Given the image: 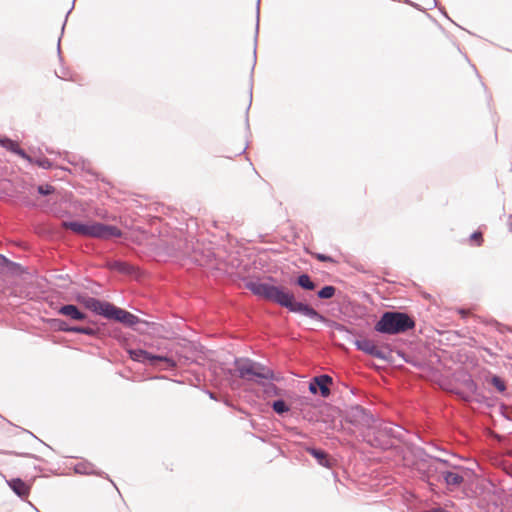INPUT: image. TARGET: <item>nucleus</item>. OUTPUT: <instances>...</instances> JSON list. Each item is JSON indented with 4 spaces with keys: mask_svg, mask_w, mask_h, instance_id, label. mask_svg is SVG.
I'll return each instance as SVG.
<instances>
[{
    "mask_svg": "<svg viewBox=\"0 0 512 512\" xmlns=\"http://www.w3.org/2000/svg\"><path fill=\"white\" fill-rule=\"evenodd\" d=\"M490 383L500 392V393H503L505 392L506 390V384L504 382V380L498 376V375H493L491 377V380H490Z\"/></svg>",
    "mask_w": 512,
    "mask_h": 512,
    "instance_id": "24",
    "label": "nucleus"
},
{
    "mask_svg": "<svg viewBox=\"0 0 512 512\" xmlns=\"http://www.w3.org/2000/svg\"><path fill=\"white\" fill-rule=\"evenodd\" d=\"M459 314H460V316L462 318L477 317V315L473 311H471V310H464V309H462V310L459 311Z\"/></svg>",
    "mask_w": 512,
    "mask_h": 512,
    "instance_id": "33",
    "label": "nucleus"
},
{
    "mask_svg": "<svg viewBox=\"0 0 512 512\" xmlns=\"http://www.w3.org/2000/svg\"><path fill=\"white\" fill-rule=\"evenodd\" d=\"M506 408H507V406H506L505 404H502V405H501V410H506ZM501 414H502V416H503L504 418H506V419L510 420V417L506 414V412L501 411Z\"/></svg>",
    "mask_w": 512,
    "mask_h": 512,
    "instance_id": "37",
    "label": "nucleus"
},
{
    "mask_svg": "<svg viewBox=\"0 0 512 512\" xmlns=\"http://www.w3.org/2000/svg\"><path fill=\"white\" fill-rule=\"evenodd\" d=\"M297 284L305 290H314L316 288L315 283L311 280L307 274H302L297 278Z\"/></svg>",
    "mask_w": 512,
    "mask_h": 512,
    "instance_id": "21",
    "label": "nucleus"
},
{
    "mask_svg": "<svg viewBox=\"0 0 512 512\" xmlns=\"http://www.w3.org/2000/svg\"><path fill=\"white\" fill-rule=\"evenodd\" d=\"M38 192L42 195H49L54 192V187L51 185H41L38 187Z\"/></svg>",
    "mask_w": 512,
    "mask_h": 512,
    "instance_id": "29",
    "label": "nucleus"
},
{
    "mask_svg": "<svg viewBox=\"0 0 512 512\" xmlns=\"http://www.w3.org/2000/svg\"><path fill=\"white\" fill-rule=\"evenodd\" d=\"M74 471L81 475H97L109 479L108 475L102 471H98L94 464L88 461H81L74 466Z\"/></svg>",
    "mask_w": 512,
    "mask_h": 512,
    "instance_id": "16",
    "label": "nucleus"
},
{
    "mask_svg": "<svg viewBox=\"0 0 512 512\" xmlns=\"http://www.w3.org/2000/svg\"><path fill=\"white\" fill-rule=\"evenodd\" d=\"M64 227L72 230L76 234L82 236L96 237L101 239L117 238L122 235L119 228L113 225H106L97 222L81 223V222H64Z\"/></svg>",
    "mask_w": 512,
    "mask_h": 512,
    "instance_id": "6",
    "label": "nucleus"
},
{
    "mask_svg": "<svg viewBox=\"0 0 512 512\" xmlns=\"http://www.w3.org/2000/svg\"><path fill=\"white\" fill-rule=\"evenodd\" d=\"M465 385L473 393H476L478 390V386H477L476 382L472 379L467 380Z\"/></svg>",
    "mask_w": 512,
    "mask_h": 512,
    "instance_id": "32",
    "label": "nucleus"
},
{
    "mask_svg": "<svg viewBox=\"0 0 512 512\" xmlns=\"http://www.w3.org/2000/svg\"><path fill=\"white\" fill-rule=\"evenodd\" d=\"M332 382L333 379L328 374L315 376L309 382V391L313 395L319 394L323 398H328L331 393L330 385Z\"/></svg>",
    "mask_w": 512,
    "mask_h": 512,
    "instance_id": "13",
    "label": "nucleus"
},
{
    "mask_svg": "<svg viewBox=\"0 0 512 512\" xmlns=\"http://www.w3.org/2000/svg\"><path fill=\"white\" fill-rule=\"evenodd\" d=\"M264 385V392L267 396H278L280 395V389L273 384L272 382H268Z\"/></svg>",
    "mask_w": 512,
    "mask_h": 512,
    "instance_id": "27",
    "label": "nucleus"
},
{
    "mask_svg": "<svg viewBox=\"0 0 512 512\" xmlns=\"http://www.w3.org/2000/svg\"><path fill=\"white\" fill-rule=\"evenodd\" d=\"M44 446H47L48 449H51V446L47 445V443H44Z\"/></svg>",
    "mask_w": 512,
    "mask_h": 512,
    "instance_id": "42",
    "label": "nucleus"
},
{
    "mask_svg": "<svg viewBox=\"0 0 512 512\" xmlns=\"http://www.w3.org/2000/svg\"><path fill=\"white\" fill-rule=\"evenodd\" d=\"M331 324L335 330L344 334L343 338L353 343L357 350L364 354L383 360L387 363H393L394 359L392 356L393 349L390 343L384 341L381 338L366 336L361 332L353 329H349L341 322H327Z\"/></svg>",
    "mask_w": 512,
    "mask_h": 512,
    "instance_id": "1",
    "label": "nucleus"
},
{
    "mask_svg": "<svg viewBox=\"0 0 512 512\" xmlns=\"http://www.w3.org/2000/svg\"><path fill=\"white\" fill-rule=\"evenodd\" d=\"M485 396H481L477 398L478 403H484Z\"/></svg>",
    "mask_w": 512,
    "mask_h": 512,
    "instance_id": "38",
    "label": "nucleus"
},
{
    "mask_svg": "<svg viewBox=\"0 0 512 512\" xmlns=\"http://www.w3.org/2000/svg\"><path fill=\"white\" fill-rule=\"evenodd\" d=\"M208 394H209V397H210L211 399L216 400V397H215L214 393H212V392H208Z\"/></svg>",
    "mask_w": 512,
    "mask_h": 512,
    "instance_id": "39",
    "label": "nucleus"
},
{
    "mask_svg": "<svg viewBox=\"0 0 512 512\" xmlns=\"http://www.w3.org/2000/svg\"><path fill=\"white\" fill-rule=\"evenodd\" d=\"M35 469H37L38 471H42L40 467H35Z\"/></svg>",
    "mask_w": 512,
    "mask_h": 512,
    "instance_id": "44",
    "label": "nucleus"
},
{
    "mask_svg": "<svg viewBox=\"0 0 512 512\" xmlns=\"http://www.w3.org/2000/svg\"><path fill=\"white\" fill-rule=\"evenodd\" d=\"M305 451L309 453L320 466L331 469L336 461L323 449L307 446Z\"/></svg>",
    "mask_w": 512,
    "mask_h": 512,
    "instance_id": "14",
    "label": "nucleus"
},
{
    "mask_svg": "<svg viewBox=\"0 0 512 512\" xmlns=\"http://www.w3.org/2000/svg\"><path fill=\"white\" fill-rule=\"evenodd\" d=\"M484 242L483 234L480 231H476L469 237V244L472 246H481Z\"/></svg>",
    "mask_w": 512,
    "mask_h": 512,
    "instance_id": "26",
    "label": "nucleus"
},
{
    "mask_svg": "<svg viewBox=\"0 0 512 512\" xmlns=\"http://www.w3.org/2000/svg\"><path fill=\"white\" fill-rule=\"evenodd\" d=\"M248 287L255 295L286 307L292 312H298L311 318L317 316V312L313 308L297 302L294 294L283 286H276L268 282H251Z\"/></svg>",
    "mask_w": 512,
    "mask_h": 512,
    "instance_id": "2",
    "label": "nucleus"
},
{
    "mask_svg": "<svg viewBox=\"0 0 512 512\" xmlns=\"http://www.w3.org/2000/svg\"><path fill=\"white\" fill-rule=\"evenodd\" d=\"M10 489L21 499H25L29 496L31 485L27 484L21 478H12L10 480H6Z\"/></svg>",
    "mask_w": 512,
    "mask_h": 512,
    "instance_id": "15",
    "label": "nucleus"
},
{
    "mask_svg": "<svg viewBox=\"0 0 512 512\" xmlns=\"http://www.w3.org/2000/svg\"><path fill=\"white\" fill-rule=\"evenodd\" d=\"M44 446H47L48 449H51V446L47 445V443H44Z\"/></svg>",
    "mask_w": 512,
    "mask_h": 512,
    "instance_id": "41",
    "label": "nucleus"
},
{
    "mask_svg": "<svg viewBox=\"0 0 512 512\" xmlns=\"http://www.w3.org/2000/svg\"><path fill=\"white\" fill-rule=\"evenodd\" d=\"M238 371L239 376L242 379L251 380L252 378L255 377L270 381L279 380L271 369L251 361H249L247 364L238 367Z\"/></svg>",
    "mask_w": 512,
    "mask_h": 512,
    "instance_id": "11",
    "label": "nucleus"
},
{
    "mask_svg": "<svg viewBox=\"0 0 512 512\" xmlns=\"http://www.w3.org/2000/svg\"><path fill=\"white\" fill-rule=\"evenodd\" d=\"M396 353H397V355H398L399 357H401L404 361H405V359H408V357H410V356H411V355L406 354L403 350H397V351H396Z\"/></svg>",
    "mask_w": 512,
    "mask_h": 512,
    "instance_id": "36",
    "label": "nucleus"
},
{
    "mask_svg": "<svg viewBox=\"0 0 512 512\" xmlns=\"http://www.w3.org/2000/svg\"><path fill=\"white\" fill-rule=\"evenodd\" d=\"M408 433L409 431L401 425L376 418L375 423L372 425L371 429L363 435V438L371 447L385 451L394 447L393 440L406 443Z\"/></svg>",
    "mask_w": 512,
    "mask_h": 512,
    "instance_id": "3",
    "label": "nucleus"
},
{
    "mask_svg": "<svg viewBox=\"0 0 512 512\" xmlns=\"http://www.w3.org/2000/svg\"><path fill=\"white\" fill-rule=\"evenodd\" d=\"M59 313L63 316L71 318L72 320H81L84 318V315L75 305H64L60 307Z\"/></svg>",
    "mask_w": 512,
    "mask_h": 512,
    "instance_id": "19",
    "label": "nucleus"
},
{
    "mask_svg": "<svg viewBox=\"0 0 512 512\" xmlns=\"http://www.w3.org/2000/svg\"><path fill=\"white\" fill-rule=\"evenodd\" d=\"M405 362L408 364H411L413 367H415L417 369H424L426 366V363L424 361H422L412 355L410 357H408V359H405Z\"/></svg>",
    "mask_w": 512,
    "mask_h": 512,
    "instance_id": "28",
    "label": "nucleus"
},
{
    "mask_svg": "<svg viewBox=\"0 0 512 512\" xmlns=\"http://www.w3.org/2000/svg\"><path fill=\"white\" fill-rule=\"evenodd\" d=\"M127 327L138 331L140 333H147L153 337L172 339L177 333L166 322L167 325L161 322H122Z\"/></svg>",
    "mask_w": 512,
    "mask_h": 512,
    "instance_id": "8",
    "label": "nucleus"
},
{
    "mask_svg": "<svg viewBox=\"0 0 512 512\" xmlns=\"http://www.w3.org/2000/svg\"><path fill=\"white\" fill-rule=\"evenodd\" d=\"M416 455L419 458L416 470L420 479L427 483L431 490H434L435 482L441 481V472L443 470L440 468V465L452 467V464L446 459L428 454L422 447L416 449Z\"/></svg>",
    "mask_w": 512,
    "mask_h": 512,
    "instance_id": "4",
    "label": "nucleus"
},
{
    "mask_svg": "<svg viewBox=\"0 0 512 512\" xmlns=\"http://www.w3.org/2000/svg\"><path fill=\"white\" fill-rule=\"evenodd\" d=\"M8 453L17 455V456H21V457H28V458H34V459L40 460V458L38 456L31 454V453H16V452H8Z\"/></svg>",
    "mask_w": 512,
    "mask_h": 512,
    "instance_id": "34",
    "label": "nucleus"
},
{
    "mask_svg": "<svg viewBox=\"0 0 512 512\" xmlns=\"http://www.w3.org/2000/svg\"><path fill=\"white\" fill-rule=\"evenodd\" d=\"M0 145L5 147L6 149H8V150L18 154L19 156H21L22 158L26 159L27 161H31V157L28 156L24 152V150H22L19 147V145L16 142H14V141H12L10 139L5 138V139H0Z\"/></svg>",
    "mask_w": 512,
    "mask_h": 512,
    "instance_id": "18",
    "label": "nucleus"
},
{
    "mask_svg": "<svg viewBox=\"0 0 512 512\" xmlns=\"http://www.w3.org/2000/svg\"><path fill=\"white\" fill-rule=\"evenodd\" d=\"M51 328H54L63 332H73L79 334H85L88 336H99L102 328L107 322H89L91 325H71V322H48Z\"/></svg>",
    "mask_w": 512,
    "mask_h": 512,
    "instance_id": "10",
    "label": "nucleus"
},
{
    "mask_svg": "<svg viewBox=\"0 0 512 512\" xmlns=\"http://www.w3.org/2000/svg\"><path fill=\"white\" fill-rule=\"evenodd\" d=\"M380 320H411L410 317L401 312H393V311H387L385 312Z\"/></svg>",
    "mask_w": 512,
    "mask_h": 512,
    "instance_id": "22",
    "label": "nucleus"
},
{
    "mask_svg": "<svg viewBox=\"0 0 512 512\" xmlns=\"http://www.w3.org/2000/svg\"><path fill=\"white\" fill-rule=\"evenodd\" d=\"M416 329V322H375L373 331L382 335H399Z\"/></svg>",
    "mask_w": 512,
    "mask_h": 512,
    "instance_id": "12",
    "label": "nucleus"
},
{
    "mask_svg": "<svg viewBox=\"0 0 512 512\" xmlns=\"http://www.w3.org/2000/svg\"><path fill=\"white\" fill-rule=\"evenodd\" d=\"M15 329L29 331V327L26 322H18V325L14 326Z\"/></svg>",
    "mask_w": 512,
    "mask_h": 512,
    "instance_id": "35",
    "label": "nucleus"
},
{
    "mask_svg": "<svg viewBox=\"0 0 512 512\" xmlns=\"http://www.w3.org/2000/svg\"><path fill=\"white\" fill-rule=\"evenodd\" d=\"M76 301L82 304L86 309L92 311L97 316L108 320H139L138 316L116 307L115 305L96 299L86 293H79L75 297Z\"/></svg>",
    "mask_w": 512,
    "mask_h": 512,
    "instance_id": "5",
    "label": "nucleus"
},
{
    "mask_svg": "<svg viewBox=\"0 0 512 512\" xmlns=\"http://www.w3.org/2000/svg\"><path fill=\"white\" fill-rule=\"evenodd\" d=\"M29 162L34 163V164L38 165L39 167H42L45 169L50 168V166H51V163L48 159L33 160L31 158V161H29Z\"/></svg>",
    "mask_w": 512,
    "mask_h": 512,
    "instance_id": "31",
    "label": "nucleus"
},
{
    "mask_svg": "<svg viewBox=\"0 0 512 512\" xmlns=\"http://www.w3.org/2000/svg\"><path fill=\"white\" fill-rule=\"evenodd\" d=\"M336 288L334 286H325L318 292L321 299H330L335 295Z\"/></svg>",
    "mask_w": 512,
    "mask_h": 512,
    "instance_id": "25",
    "label": "nucleus"
},
{
    "mask_svg": "<svg viewBox=\"0 0 512 512\" xmlns=\"http://www.w3.org/2000/svg\"><path fill=\"white\" fill-rule=\"evenodd\" d=\"M345 420L357 428H365L369 431L376 418L369 409L355 404L346 408Z\"/></svg>",
    "mask_w": 512,
    "mask_h": 512,
    "instance_id": "9",
    "label": "nucleus"
},
{
    "mask_svg": "<svg viewBox=\"0 0 512 512\" xmlns=\"http://www.w3.org/2000/svg\"><path fill=\"white\" fill-rule=\"evenodd\" d=\"M128 353L133 361L151 367H162L163 364V368L168 370L175 368L177 365L176 361L172 357H169L167 354H156L142 348L130 349Z\"/></svg>",
    "mask_w": 512,
    "mask_h": 512,
    "instance_id": "7",
    "label": "nucleus"
},
{
    "mask_svg": "<svg viewBox=\"0 0 512 512\" xmlns=\"http://www.w3.org/2000/svg\"><path fill=\"white\" fill-rule=\"evenodd\" d=\"M26 432H27V433H29V434H30V436H32L33 438L37 439V437H36L33 433H31V432H29V431H26Z\"/></svg>",
    "mask_w": 512,
    "mask_h": 512,
    "instance_id": "40",
    "label": "nucleus"
},
{
    "mask_svg": "<svg viewBox=\"0 0 512 512\" xmlns=\"http://www.w3.org/2000/svg\"><path fill=\"white\" fill-rule=\"evenodd\" d=\"M441 481H444L448 487H456L464 482V477L461 474L443 470L441 472Z\"/></svg>",
    "mask_w": 512,
    "mask_h": 512,
    "instance_id": "17",
    "label": "nucleus"
},
{
    "mask_svg": "<svg viewBox=\"0 0 512 512\" xmlns=\"http://www.w3.org/2000/svg\"><path fill=\"white\" fill-rule=\"evenodd\" d=\"M313 256H314L317 260H319V261H321V262L336 263V261H335L332 257L327 256V255H325V254H321V253H314V254H313Z\"/></svg>",
    "mask_w": 512,
    "mask_h": 512,
    "instance_id": "30",
    "label": "nucleus"
},
{
    "mask_svg": "<svg viewBox=\"0 0 512 512\" xmlns=\"http://www.w3.org/2000/svg\"><path fill=\"white\" fill-rule=\"evenodd\" d=\"M109 266L110 268L123 273H130L132 270V267L129 264L121 261H114L110 263Z\"/></svg>",
    "mask_w": 512,
    "mask_h": 512,
    "instance_id": "23",
    "label": "nucleus"
},
{
    "mask_svg": "<svg viewBox=\"0 0 512 512\" xmlns=\"http://www.w3.org/2000/svg\"><path fill=\"white\" fill-rule=\"evenodd\" d=\"M272 410L278 415H284L285 413L290 411V406L287 402L281 398L274 400L271 403Z\"/></svg>",
    "mask_w": 512,
    "mask_h": 512,
    "instance_id": "20",
    "label": "nucleus"
},
{
    "mask_svg": "<svg viewBox=\"0 0 512 512\" xmlns=\"http://www.w3.org/2000/svg\"><path fill=\"white\" fill-rule=\"evenodd\" d=\"M44 446H47L48 449H51V446L47 445V443H44Z\"/></svg>",
    "mask_w": 512,
    "mask_h": 512,
    "instance_id": "43",
    "label": "nucleus"
}]
</instances>
